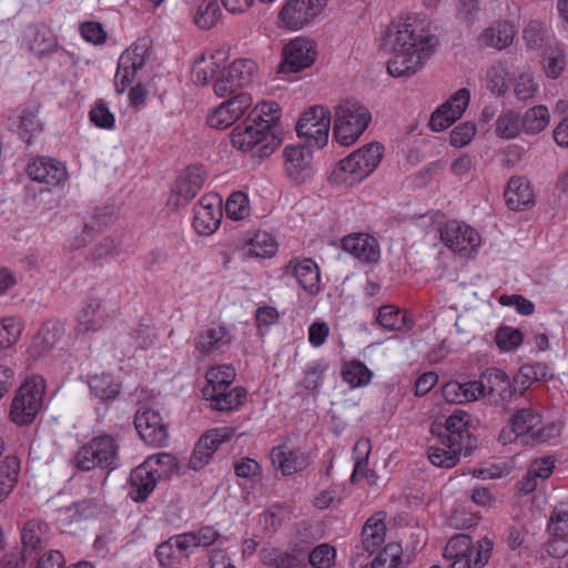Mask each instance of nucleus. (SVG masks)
<instances>
[{"label":"nucleus","instance_id":"680f3d73","mask_svg":"<svg viewBox=\"0 0 568 568\" xmlns=\"http://www.w3.org/2000/svg\"><path fill=\"white\" fill-rule=\"evenodd\" d=\"M538 92V84L535 78L529 73H520L514 84V94L520 101H527L535 98Z\"/></svg>","mask_w":568,"mask_h":568},{"label":"nucleus","instance_id":"393cba45","mask_svg":"<svg viewBox=\"0 0 568 568\" xmlns=\"http://www.w3.org/2000/svg\"><path fill=\"white\" fill-rule=\"evenodd\" d=\"M516 36L515 27L508 21H498L485 28L477 37L480 48L503 50L509 47Z\"/></svg>","mask_w":568,"mask_h":568},{"label":"nucleus","instance_id":"72a5a7b5","mask_svg":"<svg viewBox=\"0 0 568 568\" xmlns=\"http://www.w3.org/2000/svg\"><path fill=\"white\" fill-rule=\"evenodd\" d=\"M386 525L381 514L371 517L362 530L363 547L368 552L377 550L385 541Z\"/></svg>","mask_w":568,"mask_h":568},{"label":"nucleus","instance_id":"b1692460","mask_svg":"<svg viewBox=\"0 0 568 568\" xmlns=\"http://www.w3.org/2000/svg\"><path fill=\"white\" fill-rule=\"evenodd\" d=\"M27 173L32 180L50 185H59L68 178L65 166L48 158H40L30 163Z\"/></svg>","mask_w":568,"mask_h":568},{"label":"nucleus","instance_id":"603ef678","mask_svg":"<svg viewBox=\"0 0 568 568\" xmlns=\"http://www.w3.org/2000/svg\"><path fill=\"white\" fill-rule=\"evenodd\" d=\"M342 376L352 387H358L369 383L372 373L363 363L354 361L344 366Z\"/></svg>","mask_w":568,"mask_h":568},{"label":"nucleus","instance_id":"79ce46f5","mask_svg":"<svg viewBox=\"0 0 568 568\" xmlns=\"http://www.w3.org/2000/svg\"><path fill=\"white\" fill-rule=\"evenodd\" d=\"M219 64L214 57L206 58L202 54L193 64L192 68V80L197 85H206L212 78H216L219 72Z\"/></svg>","mask_w":568,"mask_h":568},{"label":"nucleus","instance_id":"f704fd0d","mask_svg":"<svg viewBox=\"0 0 568 568\" xmlns=\"http://www.w3.org/2000/svg\"><path fill=\"white\" fill-rule=\"evenodd\" d=\"M231 338L227 329L223 326L209 328L195 341V348L203 355L219 351L230 344Z\"/></svg>","mask_w":568,"mask_h":568},{"label":"nucleus","instance_id":"c03bdc74","mask_svg":"<svg viewBox=\"0 0 568 568\" xmlns=\"http://www.w3.org/2000/svg\"><path fill=\"white\" fill-rule=\"evenodd\" d=\"M523 38L528 49H541L548 41V29L542 22L530 20L524 28Z\"/></svg>","mask_w":568,"mask_h":568},{"label":"nucleus","instance_id":"774afa93","mask_svg":"<svg viewBox=\"0 0 568 568\" xmlns=\"http://www.w3.org/2000/svg\"><path fill=\"white\" fill-rule=\"evenodd\" d=\"M90 120L97 126L102 129H112L114 125V115L103 102H98L91 109Z\"/></svg>","mask_w":568,"mask_h":568},{"label":"nucleus","instance_id":"4c0bfd02","mask_svg":"<svg viewBox=\"0 0 568 568\" xmlns=\"http://www.w3.org/2000/svg\"><path fill=\"white\" fill-rule=\"evenodd\" d=\"M221 17V9L215 0H196L194 23L203 30L214 27Z\"/></svg>","mask_w":568,"mask_h":568},{"label":"nucleus","instance_id":"6e6552de","mask_svg":"<svg viewBox=\"0 0 568 568\" xmlns=\"http://www.w3.org/2000/svg\"><path fill=\"white\" fill-rule=\"evenodd\" d=\"M332 112L323 105L311 106L296 123V133L323 148L328 140Z\"/></svg>","mask_w":568,"mask_h":568},{"label":"nucleus","instance_id":"7ed1b4c3","mask_svg":"<svg viewBox=\"0 0 568 568\" xmlns=\"http://www.w3.org/2000/svg\"><path fill=\"white\" fill-rule=\"evenodd\" d=\"M333 135L344 146L354 144L372 121L369 110L355 100H344L334 106Z\"/></svg>","mask_w":568,"mask_h":568},{"label":"nucleus","instance_id":"9b49d317","mask_svg":"<svg viewBox=\"0 0 568 568\" xmlns=\"http://www.w3.org/2000/svg\"><path fill=\"white\" fill-rule=\"evenodd\" d=\"M283 61L280 72H298L311 67L317 57L315 42L306 37H296L288 41L282 50Z\"/></svg>","mask_w":568,"mask_h":568},{"label":"nucleus","instance_id":"20e7f679","mask_svg":"<svg viewBox=\"0 0 568 568\" xmlns=\"http://www.w3.org/2000/svg\"><path fill=\"white\" fill-rule=\"evenodd\" d=\"M267 124L257 122L250 114L248 120L236 125L231 134L234 148L242 152H253L260 158L271 155L282 143L277 126L267 131Z\"/></svg>","mask_w":568,"mask_h":568},{"label":"nucleus","instance_id":"69168bd1","mask_svg":"<svg viewBox=\"0 0 568 568\" xmlns=\"http://www.w3.org/2000/svg\"><path fill=\"white\" fill-rule=\"evenodd\" d=\"M476 134V125L471 122H464L450 132V143L455 148L467 145Z\"/></svg>","mask_w":568,"mask_h":568},{"label":"nucleus","instance_id":"e2e57ef3","mask_svg":"<svg viewBox=\"0 0 568 568\" xmlns=\"http://www.w3.org/2000/svg\"><path fill=\"white\" fill-rule=\"evenodd\" d=\"M276 252V244L267 234L256 235L250 243L247 254L255 257H270Z\"/></svg>","mask_w":568,"mask_h":568},{"label":"nucleus","instance_id":"2f4dec72","mask_svg":"<svg viewBox=\"0 0 568 568\" xmlns=\"http://www.w3.org/2000/svg\"><path fill=\"white\" fill-rule=\"evenodd\" d=\"M484 387L479 381L466 383L449 382L443 388V396L452 403H470L481 398L480 388Z\"/></svg>","mask_w":568,"mask_h":568},{"label":"nucleus","instance_id":"5701e85b","mask_svg":"<svg viewBox=\"0 0 568 568\" xmlns=\"http://www.w3.org/2000/svg\"><path fill=\"white\" fill-rule=\"evenodd\" d=\"M64 332V325L61 322L57 320L45 322L31 342L29 347L30 355L39 358L49 354L62 338Z\"/></svg>","mask_w":568,"mask_h":568},{"label":"nucleus","instance_id":"c9c22d12","mask_svg":"<svg viewBox=\"0 0 568 568\" xmlns=\"http://www.w3.org/2000/svg\"><path fill=\"white\" fill-rule=\"evenodd\" d=\"M521 119L523 131L535 135L542 132L550 122V112L546 105L538 104L529 108Z\"/></svg>","mask_w":568,"mask_h":568},{"label":"nucleus","instance_id":"13d9d810","mask_svg":"<svg viewBox=\"0 0 568 568\" xmlns=\"http://www.w3.org/2000/svg\"><path fill=\"white\" fill-rule=\"evenodd\" d=\"M402 549L397 544H387L375 557L371 568H399Z\"/></svg>","mask_w":568,"mask_h":568},{"label":"nucleus","instance_id":"39448f33","mask_svg":"<svg viewBox=\"0 0 568 568\" xmlns=\"http://www.w3.org/2000/svg\"><path fill=\"white\" fill-rule=\"evenodd\" d=\"M494 542L480 538L474 544L469 536L460 534L452 537L444 549L449 568H483L490 559Z\"/></svg>","mask_w":568,"mask_h":568},{"label":"nucleus","instance_id":"37998d69","mask_svg":"<svg viewBox=\"0 0 568 568\" xmlns=\"http://www.w3.org/2000/svg\"><path fill=\"white\" fill-rule=\"evenodd\" d=\"M371 449L372 445L368 438H361L356 442L353 449L355 467L351 477L352 483H357L359 479L366 476V466Z\"/></svg>","mask_w":568,"mask_h":568},{"label":"nucleus","instance_id":"4be33fe9","mask_svg":"<svg viewBox=\"0 0 568 568\" xmlns=\"http://www.w3.org/2000/svg\"><path fill=\"white\" fill-rule=\"evenodd\" d=\"M162 473L158 468H151L150 463H142L130 475V496L133 500L144 501L154 490Z\"/></svg>","mask_w":568,"mask_h":568},{"label":"nucleus","instance_id":"4468645a","mask_svg":"<svg viewBox=\"0 0 568 568\" xmlns=\"http://www.w3.org/2000/svg\"><path fill=\"white\" fill-rule=\"evenodd\" d=\"M513 432L526 443H544L552 436L554 427H545L541 416L531 408L518 409L511 417Z\"/></svg>","mask_w":568,"mask_h":568},{"label":"nucleus","instance_id":"0eeeda50","mask_svg":"<svg viewBox=\"0 0 568 568\" xmlns=\"http://www.w3.org/2000/svg\"><path fill=\"white\" fill-rule=\"evenodd\" d=\"M119 445L110 435H100L80 447L73 458L77 469L113 468L118 459Z\"/></svg>","mask_w":568,"mask_h":568},{"label":"nucleus","instance_id":"0e129e2a","mask_svg":"<svg viewBox=\"0 0 568 568\" xmlns=\"http://www.w3.org/2000/svg\"><path fill=\"white\" fill-rule=\"evenodd\" d=\"M336 551L327 544H322L310 554V564L314 568H329L335 559Z\"/></svg>","mask_w":568,"mask_h":568},{"label":"nucleus","instance_id":"bb28decb","mask_svg":"<svg viewBox=\"0 0 568 568\" xmlns=\"http://www.w3.org/2000/svg\"><path fill=\"white\" fill-rule=\"evenodd\" d=\"M342 246L344 251L363 262L374 263L379 258L377 241L368 234L347 235L343 239Z\"/></svg>","mask_w":568,"mask_h":568},{"label":"nucleus","instance_id":"cd10ccee","mask_svg":"<svg viewBox=\"0 0 568 568\" xmlns=\"http://www.w3.org/2000/svg\"><path fill=\"white\" fill-rule=\"evenodd\" d=\"M273 466L283 475H292L306 466L304 454L293 450L287 445H278L270 454Z\"/></svg>","mask_w":568,"mask_h":568},{"label":"nucleus","instance_id":"423d86ee","mask_svg":"<svg viewBox=\"0 0 568 568\" xmlns=\"http://www.w3.org/2000/svg\"><path fill=\"white\" fill-rule=\"evenodd\" d=\"M45 381L41 376H32L19 387L10 409L11 420L19 425L31 424L42 408Z\"/></svg>","mask_w":568,"mask_h":568},{"label":"nucleus","instance_id":"a18cd8bd","mask_svg":"<svg viewBox=\"0 0 568 568\" xmlns=\"http://www.w3.org/2000/svg\"><path fill=\"white\" fill-rule=\"evenodd\" d=\"M567 57L561 48H550L542 59V70L548 78L557 79L566 68Z\"/></svg>","mask_w":568,"mask_h":568},{"label":"nucleus","instance_id":"9d476101","mask_svg":"<svg viewBox=\"0 0 568 568\" xmlns=\"http://www.w3.org/2000/svg\"><path fill=\"white\" fill-rule=\"evenodd\" d=\"M469 416L463 410H456L446 418L444 426H440L438 437L442 445H452L455 449L464 450L465 456L469 455L476 446V438L468 429Z\"/></svg>","mask_w":568,"mask_h":568},{"label":"nucleus","instance_id":"de8ad7c7","mask_svg":"<svg viewBox=\"0 0 568 568\" xmlns=\"http://www.w3.org/2000/svg\"><path fill=\"white\" fill-rule=\"evenodd\" d=\"M281 110L277 103L275 102H263L260 105L258 112L253 115V119H256L257 122H262L267 124V131H274V128L277 126L280 131V140L283 141V126L280 123Z\"/></svg>","mask_w":568,"mask_h":568},{"label":"nucleus","instance_id":"a878e982","mask_svg":"<svg viewBox=\"0 0 568 568\" xmlns=\"http://www.w3.org/2000/svg\"><path fill=\"white\" fill-rule=\"evenodd\" d=\"M285 274L294 276L301 287L312 295L320 291V270L311 258L291 261L285 266Z\"/></svg>","mask_w":568,"mask_h":568},{"label":"nucleus","instance_id":"aec40b11","mask_svg":"<svg viewBox=\"0 0 568 568\" xmlns=\"http://www.w3.org/2000/svg\"><path fill=\"white\" fill-rule=\"evenodd\" d=\"M205 180V170L201 165L189 166L175 181L172 203L175 207L184 206L194 199Z\"/></svg>","mask_w":568,"mask_h":568},{"label":"nucleus","instance_id":"a19ab883","mask_svg":"<svg viewBox=\"0 0 568 568\" xmlns=\"http://www.w3.org/2000/svg\"><path fill=\"white\" fill-rule=\"evenodd\" d=\"M496 134L506 140L515 139L518 136L521 126V119L519 114L513 110L503 112L496 120Z\"/></svg>","mask_w":568,"mask_h":568},{"label":"nucleus","instance_id":"09e8293b","mask_svg":"<svg viewBox=\"0 0 568 568\" xmlns=\"http://www.w3.org/2000/svg\"><path fill=\"white\" fill-rule=\"evenodd\" d=\"M447 449L440 447H430L428 459L437 467H454L460 459L462 449H455L452 445H444Z\"/></svg>","mask_w":568,"mask_h":568},{"label":"nucleus","instance_id":"ea45409f","mask_svg":"<svg viewBox=\"0 0 568 568\" xmlns=\"http://www.w3.org/2000/svg\"><path fill=\"white\" fill-rule=\"evenodd\" d=\"M213 402V407L220 412H230L242 405L246 398V392L242 387H234L231 390L217 392L215 396H206Z\"/></svg>","mask_w":568,"mask_h":568},{"label":"nucleus","instance_id":"2eb2a0df","mask_svg":"<svg viewBox=\"0 0 568 568\" xmlns=\"http://www.w3.org/2000/svg\"><path fill=\"white\" fill-rule=\"evenodd\" d=\"M321 13L307 0H286L277 14V27L298 31L308 27Z\"/></svg>","mask_w":568,"mask_h":568},{"label":"nucleus","instance_id":"412c9836","mask_svg":"<svg viewBox=\"0 0 568 568\" xmlns=\"http://www.w3.org/2000/svg\"><path fill=\"white\" fill-rule=\"evenodd\" d=\"M221 217V201L215 195L203 196L194 207V229L201 235H210L219 227Z\"/></svg>","mask_w":568,"mask_h":568},{"label":"nucleus","instance_id":"c756f323","mask_svg":"<svg viewBox=\"0 0 568 568\" xmlns=\"http://www.w3.org/2000/svg\"><path fill=\"white\" fill-rule=\"evenodd\" d=\"M48 529L47 523L40 519H31L24 524L21 532L23 558L30 557L33 551H38L44 547V538Z\"/></svg>","mask_w":568,"mask_h":568},{"label":"nucleus","instance_id":"338daca9","mask_svg":"<svg viewBox=\"0 0 568 568\" xmlns=\"http://www.w3.org/2000/svg\"><path fill=\"white\" fill-rule=\"evenodd\" d=\"M544 366L540 364L536 365H524L520 367L518 374L515 377V383L520 385L521 389H527L534 382L540 379L544 374L540 371Z\"/></svg>","mask_w":568,"mask_h":568},{"label":"nucleus","instance_id":"6ab92c4d","mask_svg":"<svg viewBox=\"0 0 568 568\" xmlns=\"http://www.w3.org/2000/svg\"><path fill=\"white\" fill-rule=\"evenodd\" d=\"M469 98L470 93L467 89L458 90L432 114L429 121L432 130L439 132L450 126L465 112Z\"/></svg>","mask_w":568,"mask_h":568},{"label":"nucleus","instance_id":"f03ea898","mask_svg":"<svg viewBox=\"0 0 568 568\" xmlns=\"http://www.w3.org/2000/svg\"><path fill=\"white\" fill-rule=\"evenodd\" d=\"M383 146L369 143L341 160L331 174L335 184L354 185L366 179L379 165L383 158Z\"/></svg>","mask_w":568,"mask_h":568},{"label":"nucleus","instance_id":"f8f14e48","mask_svg":"<svg viewBox=\"0 0 568 568\" xmlns=\"http://www.w3.org/2000/svg\"><path fill=\"white\" fill-rule=\"evenodd\" d=\"M440 240L452 251L468 255L480 245L479 233L466 223L450 221L440 230Z\"/></svg>","mask_w":568,"mask_h":568},{"label":"nucleus","instance_id":"a211bd4d","mask_svg":"<svg viewBox=\"0 0 568 568\" xmlns=\"http://www.w3.org/2000/svg\"><path fill=\"white\" fill-rule=\"evenodd\" d=\"M252 98L241 92L217 106L209 116L207 123L214 129H226L237 121L251 106Z\"/></svg>","mask_w":568,"mask_h":568},{"label":"nucleus","instance_id":"dca6fc26","mask_svg":"<svg viewBox=\"0 0 568 568\" xmlns=\"http://www.w3.org/2000/svg\"><path fill=\"white\" fill-rule=\"evenodd\" d=\"M481 398H487L490 404L499 405L509 403L516 388L508 376L500 369L491 367L486 369L479 378Z\"/></svg>","mask_w":568,"mask_h":568},{"label":"nucleus","instance_id":"f257e3e1","mask_svg":"<svg viewBox=\"0 0 568 568\" xmlns=\"http://www.w3.org/2000/svg\"><path fill=\"white\" fill-rule=\"evenodd\" d=\"M383 47L393 53L387 71L393 77L410 75L420 70L438 45V38L425 31L414 16L394 19L383 34Z\"/></svg>","mask_w":568,"mask_h":568},{"label":"nucleus","instance_id":"7c9ffc66","mask_svg":"<svg viewBox=\"0 0 568 568\" xmlns=\"http://www.w3.org/2000/svg\"><path fill=\"white\" fill-rule=\"evenodd\" d=\"M105 324L99 300L90 301L77 315V332L81 334L95 333Z\"/></svg>","mask_w":568,"mask_h":568},{"label":"nucleus","instance_id":"5fc2aeb1","mask_svg":"<svg viewBox=\"0 0 568 568\" xmlns=\"http://www.w3.org/2000/svg\"><path fill=\"white\" fill-rule=\"evenodd\" d=\"M523 333L518 328L501 326L497 329L495 341L503 352H511L523 343Z\"/></svg>","mask_w":568,"mask_h":568},{"label":"nucleus","instance_id":"3c124183","mask_svg":"<svg viewBox=\"0 0 568 568\" xmlns=\"http://www.w3.org/2000/svg\"><path fill=\"white\" fill-rule=\"evenodd\" d=\"M376 322L386 331H399L405 326V315L393 305H384L378 310Z\"/></svg>","mask_w":568,"mask_h":568},{"label":"nucleus","instance_id":"ddd939ff","mask_svg":"<svg viewBox=\"0 0 568 568\" xmlns=\"http://www.w3.org/2000/svg\"><path fill=\"white\" fill-rule=\"evenodd\" d=\"M134 426L140 438L152 446H164L169 440L168 426L159 412L141 407L134 416Z\"/></svg>","mask_w":568,"mask_h":568},{"label":"nucleus","instance_id":"c85d7f7f","mask_svg":"<svg viewBox=\"0 0 568 568\" xmlns=\"http://www.w3.org/2000/svg\"><path fill=\"white\" fill-rule=\"evenodd\" d=\"M506 204L510 210L519 211L534 203L530 184L520 176L509 179L505 190Z\"/></svg>","mask_w":568,"mask_h":568},{"label":"nucleus","instance_id":"864d4df0","mask_svg":"<svg viewBox=\"0 0 568 568\" xmlns=\"http://www.w3.org/2000/svg\"><path fill=\"white\" fill-rule=\"evenodd\" d=\"M508 68L505 64L498 63L496 65H493L487 71L486 75L487 88L489 89V91L496 95L504 94L508 89Z\"/></svg>","mask_w":568,"mask_h":568},{"label":"nucleus","instance_id":"473e14b6","mask_svg":"<svg viewBox=\"0 0 568 568\" xmlns=\"http://www.w3.org/2000/svg\"><path fill=\"white\" fill-rule=\"evenodd\" d=\"M235 369L230 365H220L212 367L206 373V385L203 388V395L215 396L217 392L227 390L235 379Z\"/></svg>","mask_w":568,"mask_h":568},{"label":"nucleus","instance_id":"6e6d98bb","mask_svg":"<svg viewBox=\"0 0 568 568\" xmlns=\"http://www.w3.org/2000/svg\"><path fill=\"white\" fill-rule=\"evenodd\" d=\"M226 215L235 221L244 220L250 214L248 199L243 192L232 193L225 203Z\"/></svg>","mask_w":568,"mask_h":568},{"label":"nucleus","instance_id":"4d7b16f0","mask_svg":"<svg viewBox=\"0 0 568 568\" xmlns=\"http://www.w3.org/2000/svg\"><path fill=\"white\" fill-rule=\"evenodd\" d=\"M30 49L38 54L52 51L57 43L54 38L45 30L37 27H30L28 30Z\"/></svg>","mask_w":568,"mask_h":568},{"label":"nucleus","instance_id":"052dcab7","mask_svg":"<svg viewBox=\"0 0 568 568\" xmlns=\"http://www.w3.org/2000/svg\"><path fill=\"white\" fill-rule=\"evenodd\" d=\"M21 335L20 324L12 317L0 322V352L11 347Z\"/></svg>","mask_w":568,"mask_h":568},{"label":"nucleus","instance_id":"58836bf2","mask_svg":"<svg viewBox=\"0 0 568 568\" xmlns=\"http://www.w3.org/2000/svg\"><path fill=\"white\" fill-rule=\"evenodd\" d=\"M20 460L14 456L4 458L0 466V501L13 489L18 481Z\"/></svg>","mask_w":568,"mask_h":568},{"label":"nucleus","instance_id":"8fccbe9b","mask_svg":"<svg viewBox=\"0 0 568 568\" xmlns=\"http://www.w3.org/2000/svg\"><path fill=\"white\" fill-rule=\"evenodd\" d=\"M548 531L555 537H568V501L559 503L552 510Z\"/></svg>","mask_w":568,"mask_h":568},{"label":"nucleus","instance_id":"1a4fd4ad","mask_svg":"<svg viewBox=\"0 0 568 568\" xmlns=\"http://www.w3.org/2000/svg\"><path fill=\"white\" fill-rule=\"evenodd\" d=\"M255 72L252 60H236L224 69H219L213 89L216 95L225 97L250 84Z\"/></svg>","mask_w":568,"mask_h":568},{"label":"nucleus","instance_id":"e433bc0d","mask_svg":"<svg viewBox=\"0 0 568 568\" xmlns=\"http://www.w3.org/2000/svg\"><path fill=\"white\" fill-rule=\"evenodd\" d=\"M554 467L555 460L549 456L535 459L528 468L527 480L523 484L521 491L526 494L532 491L537 486V479L548 478Z\"/></svg>","mask_w":568,"mask_h":568},{"label":"nucleus","instance_id":"bf43d9fd","mask_svg":"<svg viewBox=\"0 0 568 568\" xmlns=\"http://www.w3.org/2000/svg\"><path fill=\"white\" fill-rule=\"evenodd\" d=\"M41 130L37 110H24L20 116L19 134L26 143L31 144L33 135Z\"/></svg>","mask_w":568,"mask_h":568},{"label":"nucleus","instance_id":"49530a36","mask_svg":"<svg viewBox=\"0 0 568 568\" xmlns=\"http://www.w3.org/2000/svg\"><path fill=\"white\" fill-rule=\"evenodd\" d=\"M90 389L99 398L114 399L119 392V385L114 383L113 377L110 374L94 375L90 379Z\"/></svg>","mask_w":568,"mask_h":568},{"label":"nucleus","instance_id":"f3484780","mask_svg":"<svg viewBox=\"0 0 568 568\" xmlns=\"http://www.w3.org/2000/svg\"><path fill=\"white\" fill-rule=\"evenodd\" d=\"M284 166L287 176L297 184H303L313 174V153L305 145H290L284 149Z\"/></svg>","mask_w":568,"mask_h":568}]
</instances>
